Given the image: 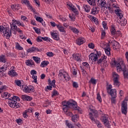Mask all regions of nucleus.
<instances>
[{
	"mask_svg": "<svg viewBox=\"0 0 128 128\" xmlns=\"http://www.w3.org/2000/svg\"><path fill=\"white\" fill-rule=\"evenodd\" d=\"M62 110L64 112H68V110L70 108H73L75 110H77L78 114H82V110L79 106H78L76 102L73 100H70L69 101H64L62 102Z\"/></svg>",
	"mask_w": 128,
	"mask_h": 128,
	"instance_id": "nucleus-1",
	"label": "nucleus"
},
{
	"mask_svg": "<svg viewBox=\"0 0 128 128\" xmlns=\"http://www.w3.org/2000/svg\"><path fill=\"white\" fill-rule=\"evenodd\" d=\"M113 64L115 66L118 72H123L124 78H126L128 77V70L126 68V64L124 62V60L119 58L118 61L114 60Z\"/></svg>",
	"mask_w": 128,
	"mask_h": 128,
	"instance_id": "nucleus-2",
	"label": "nucleus"
},
{
	"mask_svg": "<svg viewBox=\"0 0 128 128\" xmlns=\"http://www.w3.org/2000/svg\"><path fill=\"white\" fill-rule=\"evenodd\" d=\"M20 98L18 96H14L12 98H10L8 101L9 106L12 108H20V104L16 102L20 101Z\"/></svg>",
	"mask_w": 128,
	"mask_h": 128,
	"instance_id": "nucleus-3",
	"label": "nucleus"
},
{
	"mask_svg": "<svg viewBox=\"0 0 128 128\" xmlns=\"http://www.w3.org/2000/svg\"><path fill=\"white\" fill-rule=\"evenodd\" d=\"M58 78L60 80H65L67 82H68V80H70V78L68 72H66L64 70H59Z\"/></svg>",
	"mask_w": 128,
	"mask_h": 128,
	"instance_id": "nucleus-4",
	"label": "nucleus"
},
{
	"mask_svg": "<svg viewBox=\"0 0 128 128\" xmlns=\"http://www.w3.org/2000/svg\"><path fill=\"white\" fill-rule=\"evenodd\" d=\"M128 97L125 98L121 104V112L123 114L126 115L128 114Z\"/></svg>",
	"mask_w": 128,
	"mask_h": 128,
	"instance_id": "nucleus-5",
	"label": "nucleus"
},
{
	"mask_svg": "<svg viewBox=\"0 0 128 128\" xmlns=\"http://www.w3.org/2000/svg\"><path fill=\"white\" fill-rule=\"evenodd\" d=\"M112 78L114 86L118 88L120 85V75L116 72H113L112 74Z\"/></svg>",
	"mask_w": 128,
	"mask_h": 128,
	"instance_id": "nucleus-6",
	"label": "nucleus"
},
{
	"mask_svg": "<svg viewBox=\"0 0 128 128\" xmlns=\"http://www.w3.org/2000/svg\"><path fill=\"white\" fill-rule=\"evenodd\" d=\"M89 110L91 112H89V118H90L92 122H96V119L94 118H98V111H96V110L92 109L90 108H89Z\"/></svg>",
	"mask_w": 128,
	"mask_h": 128,
	"instance_id": "nucleus-7",
	"label": "nucleus"
},
{
	"mask_svg": "<svg viewBox=\"0 0 128 128\" xmlns=\"http://www.w3.org/2000/svg\"><path fill=\"white\" fill-rule=\"evenodd\" d=\"M100 120L106 128H110V120H108V114L102 115Z\"/></svg>",
	"mask_w": 128,
	"mask_h": 128,
	"instance_id": "nucleus-8",
	"label": "nucleus"
},
{
	"mask_svg": "<svg viewBox=\"0 0 128 128\" xmlns=\"http://www.w3.org/2000/svg\"><path fill=\"white\" fill-rule=\"evenodd\" d=\"M100 56V52H97L96 54L92 52L89 54V59L92 62H98V60Z\"/></svg>",
	"mask_w": 128,
	"mask_h": 128,
	"instance_id": "nucleus-9",
	"label": "nucleus"
},
{
	"mask_svg": "<svg viewBox=\"0 0 128 128\" xmlns=\"http://www.w3.org/2000/svg\"><path fill=\"white\" fill-rule=\"evenodd\" d=\"M21 2L22 4H25V6H26L28 10H30L32 12H34V14H38V13L36 12V9L32 8L28 0H21Z\"/></svg>",
	"mask_w": 128,
	"mask_h": 128,
	"instance_id": "nucleus-10",
	"label": "nucleus"
},
{
	"mask_svg": "<svg viewBox=\"0 0 128 128\" xmlns=\"http://www.w3.org/2000/svg\"><path fill=\"white\" fill-rule=\"evenodd\" d=\"M67 8L70 10H72V12H73L74 14H78V10L70 2H67Z\"/></svg>",
	"mask_w": 128,
	"mask_h": 128,
	"instance_id": "nucleus-11",
	"label": "nucleus"
},
{
	"mask_svg": "<svg viewBox=\"0 0 128 128\" xmlns=\"http://www.w3.org/2000/svg\"><path fill=\"white\" fill-rule=\"evenodd\" d=\"M21 90H22L26 94H30V92H34V86H22L21 87Z\"/></svg>",
	"mask_w": 128,
	"mask_h": 128,
	"instance_id": "nucleus-12",
	"label": "nucleus"
},
{
	"mask_svg": "<svg viewBox=\"0 0 128 128\" xmlns=\"http://www.w3.org/2000/svg\"><path fill=\"white\" fill-rule=\"evenodd\" d=\"M108 43L110 46H112L114 50H118L120 48V44L116 40H110Z\"/></svg>",
	"mask_w": 128,
	"mask_h": 128,
	"instance_id": "nucleus-13",
	"label": "nucleus"
},
{
	"mask_svg": "<svg viewBox=\"0 0 128 128\" xmlns=\"http://www.w3.org/2000/svg\"><path fill=\"white\" fill-rule=\"evenodd\" d=\"M95 2L100 8H106V0H95Z\"/></svg>",
	"mask_w": 128,
	"mask_h": 128,
	"instance_id": "nucleus-14",
	"label": "nucleus"
},
{
	"mask_svg": "<svg viewBox=\"0 0 128 128\" xmlns=\"http://www.w3.org/2000/svg\"><path fill=\"white\" fill-rule=\"evenodd\" d=\"M30 74L32 76V78L34 80V82H35V84H38V81L36 80H38V76H36L38 72H36V71L35 70H33L30 71Z\"/></svg>",
	"mask_w": 128,
	"mask_h": 128,
	"instance_id": "nucleus-15",
	"label": "nucleus"
},
{
	"mask_svg": "<svg viewBox=\"0 0 128 128\" xmlns=\"http://www.w3.org/2000/svg\"><path fill=\"white\" fill-rule=\"evenodd\" d=\"M10 24H12L13 26H16V24H17L18 26H22V28H24L25 26L24 24V22H20V20H17L14 19L12 20V23H10Z\"/></svg>",
	"mask_w": 128,
	"mask_h": 128,
	"instance_id": "nucleus-16",
	"label": "nucleus"
},
{
	"mask_svg": "<svg viewBox=\"0 0 128 128\" xmlns=\"http://www.w3.org/2000/svg\"><path fill=\"white\" fill-rule=\"evenodd\" d=\"M4 36H6V38H10L12 36V30H10L8 28H6L5 31L4 32Z\"/></svg>",
	"mask_w": 128,
	"mask_h": 128,
	"instance_id": "nucleus-17",
	"label": "nucleus"
},
{
	"mask_svg": "<svg viewBox=\"0 0 128 128\" xmlns=\"http://www.w3.org/2000/svg\"><path fill=\"white\" fill-rule=\"evenodd\" d=\"M38 48L32 46L26 50L27 54H32V52H38Z\"/></svg>",
	"mask_w": 128,
	"mask_h": 128,
	"instance_id": "nucleus-18",
	"label": "nucleus"
},
{
	"mask_svg": "<svg viewBox=\"0 0 128 128\" xmlns=\"http://www.w3.org/2000/svg\"><path fill=\"white\" fill-rule=\"evenodd\" d=\"M104 49L106 54L110 56V44H105Z\"/></svg>",
	"mask_w": 128,
	"mask_h": 128,
	"instance_id": "nucleus-19",
	"label": "nucleus"
},
{
	"mask_svg": "<svg viewBox=\"0 0 128 128\" xmlns=\"http://www.w3.org/2000/svg\"><path fill=\"white\" fill-rule=\"evenodd\" d=\"M114 12L116 14V16L120 18H122V16H124V14H122V11L120 9V7L114 10Z\"/></svg>",
	"mask_w": 128,
	"mask_h": 128,
	"instance_id": "nucleus-20",
	"label": "nucleus"
},
{
	"mask_svg": "<svg viewBox=\"0 0 128 128\" xmlns=\"http://www.w3.org/2000/svg\"><path fill=\"white\" fill-rule=\"evenodd\" d=\"M8 74L12 78H14V76H18V73L14 70L11 68L8 72Z\"/></svg>",
	"mask_w": 128,
	"mask_h": 128,
	"instance_id": "nucleus-21",
	"label": "nucleus"
},
{
	"mask_svg": "<svg viewBox=\"0 0 128 128\" xmlns=\"http://www.w3.org/2000/svg\"><path fill=\"white\" fill-rule=\"evenodd\" d=\"M84 42H86V40L84 38L82 37L79 38L76 40V44H78V46H81V44H84Z\"/></svg>",
	"mask_w": 128,
	"mask_h": 128,
	"instance_id": "nucleus-22",
	"label": "nucleus"
},
{
	"mask_svg": "<svg viewBox=\"0 0 128 128\" xmlns=\"http://www.w3.org/2000/svg\"><path fill=\"white\" fill-rule=\"evenodd\" d=\"M50 34L54 40H60V37L58 36V33L51 32Z\"/></svg>",
	"mask_w": 128,
	"mask_h": 128,
	"instance_id": "nucleus-23",
	"label": "nucleus"
},
{
	"mask_svg": "<svg viewBox=\"0 0 128 128\" xmlns=\"http://www.w3.org/2000/svg\"><path fill=\"white\" fill-rule=\"evenodd\" d=\"M120 18V24L122 26H126L128 22L126 19L124 18V16H122V18Z\"/></svg>",
	"mask_w": 128,
	"mask_h": 128,
	"instance_id": "nucleus-24",
	"label": "nucleus"
},
{
	"mask_svg": "<svg viewBox=\"0 0 128 128\" xmlns=\"http://www.w3.org/2000/svg\"><path fill=\"white\" fill-rule=\"evenodd\" d=\"M57 28L60 32H66V28H64L60 23H58L57 25Z\"/></svg>",
	"mask_w": 128,
	"mask_h": 128,
	"instance_id": "nucleus-25",
	"label": "nucleus"
},
{
	"mask_svg": "<svg viewBox=\"0 0 128 128\" xmlns=\"http://www.w3.org/2000/svg\"><path fill=\"white\" fill-rule=\"evenodd\" d=\"M108 92L112 98H116V89H111Z\"/></svg>",
	"mask_w": 128,
	"mask_h": 128,
	"instance_id": "nucleus-26",
	"label": "nucleus"
},
{
	"mask_svg": "<svg viewBox=\"0 0 128 128\" xmlns=\"http://www.w3.org/2000/svg\"><path fill=\"white\" fill-rule=\"evenodd\" d=\"M21 98L23 100H26L28 102H30L32 100V98L30 97V96H28L26 95H22L21 96Z\"/></svg>",
	"mask_w": 128,
	"mask_h": 128,
	"instance_id": "nucleus-27",
	"label": "nucleus"
},
{
	"mask_svg": "<svg viewBox=\"0 0 128 128\" xmlns=\"http://www.w3.org/2000/svg\"><path fill=\"white\" fill-rule=\"evenodd\" d=\"M25 64L28 66H32L34 64V62L32 60H27L25 61Z\"/></svg>",
	"mask_w": 128,
	"mask_h": 128,
	"instance_id": "nucleus-28",
	"label": "nucleus"
},
{
	"mask_svg": "<svg viewBox=\"0 0 128 128\" xmlns=\"http://www.w3.org/2000/svg\"><path fill=\"white\" fill-rule=\"evenodd\" d=\"M69 30H72L74 34H80V31L78 30V28L70 26Z\"/></svg>",
	"mask_w": 128,
	"mask_h": 128,
	"instance_id": "nucleus-29",
	"label": "nucleus"
},
{
	"mask_svg": "<svg viewBox=\"0 0 128 128\" xmlns=\"http://www.w3.org/2000/svg\"><path fill=\"white\" fill-rule=\"evenodd\" d=\"M91 14H93L94 16H96L98 14V10L96 7H93L91 10Z\"/></svg>",
	"mask_w": 128,
	"mask_h": 128,
	"instance_id": "nucleus-30",
	"label": "nucleus"
},
{
	"mask_svg": "<svg viewBox=\"0 0 128 128\" xmlns=\"http://www.w3.org/2000/svg\"><path fill=\"white\" fill-rule=\"evenodd\" d=\"M1 96L2 98H5V100H8V98L10 96V94L8 92H5L2 93Z\"/></svg>",
	"mask_w": 128,
	"mask_h": 128,
	"instance_id": "nucleus-31",
	"label": "nucleus"
},
{
	"mask_svg": "<svg viewBox=\"0 0 128 128\" xmlns=\"http://www.w3.org/2000/svg\"><path fill=\"white\" fill-rule=\"evenodd\" d=\"M11 8L14 10H18L20 8V6L18 4H12L11 5Z\"/></svg>",
	"mask_w": 128,
	"mask_h": 128,
	"instance_id": "nucleus-32",
	"label": "nucleus"
},
{
	"mask_svg": "<svg viewBox=\"0 0 128 128\" xmlns=\"http://www.w3.org/2000/svg\"><path fill=\"white\" fill-rule=\"evenodd\" d=\"M90 20L93 22L95 24H98V19L95 17L94 16H90Z\"/></svg>",
	"mask_w": 128,
	"mask_h": 128,
	"instance_id": "nucleus-33",
	"label": "nucleus"
},
{
	"mask_svg": "<svg viewBox=\"0 0 128 128\" xmlns=\"http://www.w3.org/2000/svg\"><path fill=\"white\" fill-rule=\"evenodd\" d=\"M10 28L12 30H14V34H16V31L18 30V26L16 25H12L10 24Z\"/></svg>",
	"mask_w": 128,
	"mask_h": 128,
	"instance_id": "nucleus-34",
	"label": "nucleus"
},
{
	"mask_svg": "<svg viewBox=\"0 0 128 128\" xmlns=\"http://www.w3.org/2000/svg\"><path fill=\"white\" fill-rule=\"evenodd\" d=\"M34 18L38 22H40L44 26V19L40 16H37L36 15H34Z\"/></svg>",
	"mask_w": 128,
	"mask_h": 128,
	"instance_id": "nucleus-35",
	"label": "nucleus"
},
{
	"mask_svg": "<svg viewBox=\"0 0 128 128\" xmlns=\"http://www.w3.org/2000/svg\"><path fill=\"white\" fill-rule=\"evenodd\" d=\"M106 60V56H104V57H101L97 62V64H100L102 66V64H104V60Z\"/></svg>",
	"mask_w": 128,
	"mask_h": 128,
	"instance_id": "nucleus-36",
	"label": "nucleus"
},
{
	"mask_svg": "<svg viewBox=\"0 0 128 128\" xmlns=\"http://www.w3.org/2000/svg\"><path fill=\"white\" fill-rule=\"evenodd\" d=\"M66 128H76V126H74L71 123L68 122V120H66Z\"/></svg>",
	"mask_w": 128,
	"mask_h": 128,
	"instance_id": "nucleus-37",
	"label": "nucleus"
},
{
	"mask_svg": "<svg viewBox=\"0 0 128 128\" xmlns=\"http://www.w3.org/2000/svg\"><path fill=\"white\" fill-rule=\"evenodd\" d=\"M73 58L75 60H77V62H80V54H73L72 55Z\"/></svg>",
	"mask_w": 128,
	"mask_h": 128,
	"instance_id": "nucleus-38",
	"label": "nucleus"
},
{
	"mask_svg": "<svg viewBox=\"0 0 128 128\" xmlns=\"http://www.w3.org/2000/svg\"><path fill=\"white\" fill-rule=\"evenodd\" d=\"M32 58L34 60L37 64H40V58L38 57V56H32Z\"/></svg>",
	"mask_w": 128,
	"mask_h": 128,
	"instance_id": "nucleus-39",
	"label": "nucleus"
},
{
	"mask_svg": "<svg viewBox=\"0 0 128 128\" xmlns=\"http://www.w3.org/2000/svg\"><path fill=\"white\" fill-rule=\"evenodd\" d=\"M15 48L18 50H23L24 48L22 47L20 45L18 42L15 43Z\"/></svg>",
	"mask_w": 128,
	"mask_h": 128,
	"instance_id": "nucleus-40",
	"label": "nucleus"
},
{
	"mask_svg": "<svg viewBox=\"0 0 128 128\" xmlns=\"http://www.w3.org/2000/svg\"><path fill=\"white\" fill-rule=\"evenodd\" d=\"M110 6H112L113 8H115L116 10V8H118V3L116 2H110Z\"/></svg>",
	"mask_w": 128,
	"mask_h": 128,
	"instance_id": "nucleus-41",
	"label": "nucleus"
},
{
	"mask_svg": "<svg viewBox=\"0 0 128 128\" xmlns=\"http://www.w3.org/2000/svg\"><path fill=\"white\" fill-rule=\"evenodd\" d=\"M6 56L4 55L0 56V62H4V64L6 63Z\"/></svg>",
	"mask_w": 128,
	"mask_h": 128,
	"instance_id": "nucleus-42",
	"label": "nucleus"
},
{
	"mask_svg": "<svg viewBox=\"0 0 128 128\" xmlns=\"http://www.w3.org/2000/svg\"><path fill=\"white\" fill-rule=\"evenodd\" d=\"M48 64H50L48 61H42L41 62L40 66L41 68H44V66H46Z\"/></svg>",
	"mask_w": 128,
	"mask_h": 128,
	"instance_id": "nucleus-43",
	"label": "nucleus"
},
{
	"mask_svg": "<svg viewBox=\"0 0 128 128\" xmlns=\"http://www.w3.org/2000/svg\"><path fill=\"white\" fill-rule=\"evenodd\" d=\"M84 10L86 12H90V6L88 5H85L84 6Z\"/></svg>",
	"mask_w": 128,
	"mask_h": 128,
	"instance_id": "nucleus-44",
	"label": "nucleus"
},
{
	"mask_svg": "<svg viewBox=\"0 0 128 128\" xmlns=\"http://www.w3.org/2000/svg\"><path fill=\"white\" fill-rule=\"evenodd\" d=\"M78 118H79V116L78 114H75L73 116L72 118V122H76V120H78Z\"/></svg>",
	"mask_w": 128,
	"mask_h": 128,
	"instance_id": "nucleus-45",
	"label": "nucleus"
},
{
	"mask_svg": "<svg viewBox=\"0 0 128 128\" xmlns=\"http://www.w3.org/2000/svg\"><path fill=\"white\" fill-rule=\"evenodd\" d=\"M102 26L104 28V30H108V24L106 23V22L103 21L102 22Z\"/></svg>",
	"mask_w": 128,
	"mask_h": 128,
	"instance_id": "nucleus-46",
	"label": "nucleus"
},
{
	"mask_svg": "<svg viewBox=\"0 0 128 128\" xmlns=\"http://www.w3.org/2000/svg\"><path fill=\"white\" fill-rule=\"evenodd\" d=\"M58 94H60L56 90H54L52 92V96L54 98V96H58Z\"/></svg>",
	"mask_w": 128,
	"mask_h": 128,
	"instance_id": "nucleus-47",
	"label": "nucleus"
},
{
	"mask_svg": "<svg viewBox=\"0 0 128 128\" xmlns=\"http://www.w3.org/2000/svg\"><path fill=\"white\" fill-rule=\"evenodd\" d=\"M14 82L18 86L22 88V81L20 80H15Z\"/></svg>",
	"mask_w": 128,
	"mask_h": 128,
	"instance_id": "nucleus-48",
	"label": "nucleus"
},
{
	"mask_svg": "<svg viewBox=\"0 0 128 128\" xmlns=\"http://www.w3.org/2000/svg\"><path fill=\"white\" fill-rule=\"evenodd\" d=\"M68 16L72 22H74V20H76V16H74V14H69Z\"/></svg>",
	"mask_w": 128,
	"mask_h": 128,
	"instance_id": "nucleus-49",
	"label": "nucleus"
},
{
	"mask_svg": "<svg viewBox=\"0 0 128 128\" xmlns=\"http://www.w3.org/2000/svg\"><path fill=\"white\" fill-rule=\"evenodd\" d=\"M88 0V4H90V6H94V4H96V0Z\"/></svg>",
	"mask_w": 128,
	"mask_h": 128,
	"instance_id": "nucleus-50",
	"label": "nucleus"
},
{
	"mask_svg": "<svg viewBox=\"0 0 128 128\" xmlns=\"http://www.w3.org/2000/svg\"><path fill=\"white\" fill-rule=\"evenodd\" d=\"M19 56L22 58H26V52H21L19 53Z\"/></svg>",
	"mask_w": 128,
	"mask_h": 128,
	"instance_id": "nucleus-51",
	"label": "nucleus"
},
{
	"mask_svg": "<svg viewBox=\"0 0 128 128\" xmlns=\"http://www.w3.org/2000/svg\"><path fill=\"white\" fill-rule=\"evenodd\" d=\"M82 64L84 66V68H88L90 70V64L86 62H82Z\"/></svg>",
	"mask_w": 128,
	"mask_h": 128,
	"instance_id": "nucleus-52",
	"label": "nucleus"
},
{
	"mask_svg": "<svg viewBox=\"0 0 128 128\" xmlns=\"http://www.w3.org/2000/svg\"><path fill=\"white\" fill-rule=\"evenodd\" d=\"M33 29L34 30V32H36V34H40V29L36 27H34Z\"/></svg>",
	"mask_w": 128,
	"mask_h": 128,
	"instance_id": "nucleus-53",
	"label": "nucleus"
},
{
	"mask_svg": "<svg viewBox=\"0 0 128 128\" xmlns=\"http://www.w3.org/2000/svg\"><path fill=\"white\" fill-rule=\"evenodd\" d=\"M6 30V28L2 26H0V34H4Z\"/></svg>",
	"mask_w": 128,
	"mask_h": 128,
	"instance_id": "nucleus-54",
	"label": "nucleus"
},
{
	"mask_svg": "<svg viewBox=\"0 0 128 128\" xmlns=\"http://www.w3.org/2000/svg\"><path fill=\"white\" fill-rule=\"evenodd\" d=\"M22 116L24 118H28V110H26L24 112H23Z\"/></svg>",
	"mask_w": 128,
	"mask_h": 128,
	"instance_id": "nucleus-55",
	"label": "nucleus"
},
{
	"mask_svg": "<svg viewBox=\"0 0 128 128\" xmlns=\"http://www.w3.org/2000/svg\"><path fill=\"white\" fill-rule=\"evenodd\" d=\"M46 56L49 58H52L54 56V53L52 52H48L46 53Z\"/></svg>",
	"mask_w": 128,
	"mask_h": 128,
	"instance_id": "nucleus-56",
	"label": "nucleus"
},
{
	"mask_svg": "<svg viewBox=\"0 0 128 128\" xmlns=\"http://www.w3.org/2000/svg\"><path fill=\"white\" fill-rule=\"evenodd\" d=\"M106 32L104 30L102 31V34H101V40H103V38H104L106 37Z\"/></svg>",
	"mask_w": 128,
	"mask_h": 128,
	"instance_id": "nucleus-57",
	"label": "nucleus"
},
{
	"mask_svg": "<svg viewBox=\"0 0 128 128\" xmlns=\"http://www.w3.org/2000/svg\"><path fill=\"white\" fill-rule=\"evenodd\" d=\"M107 8L108 9V12H109L110 13V14H113L114 13V8H112H112H110V6H108V8Z\"/></svg>",
	"mask_w": 128,
	"mask_h": 128,
	"instance_id": "nucleus-58",
	"label": "nucleus"
},
{
	"mask_svg": "<svg viewBox=\"0 0 128 128\" xmlns=\"http://www.w3.org/2000/svg\"><path fill=\"white\" fill-rule=\"evenodd\" d=\"M36 40H37L38 42H42V37L40 36H38L36 38Z\"/></svg>",
	"mask_w": 128,
	"mask_h": 128,
	"instance_id": "nucleus-59",
	"label": "nucleus"
},
{
	"mask_svg": "<svg viewBox=\"0 0 128 128\" xmlns=\"http://www.w3.org/2000/svg\"><path fill=\"white\" fill-rule=\"evenodd\" d=\"M111 34L113 36H114L116 34V29L114 28V27H112Z\"/></svg>",
	"mask_w": 128,
	"mask_h": 128,
	"instance_id": "nucleus-60",
	"label": "nucleus"
},
{
	"mask_svg": "<svg viewBox=\"0 0 128 128\" xmlns=\"http://www.w3.org/2000/svg\"><path fill=\"white\" fill-rule=\"evenodd\" d=\"M96 98L98 100V102H102V97H100V94H97V97Z\"/></svg>",
	"mask_w": 128,
	"mask_h": 128,
	"instance_id": "nucleus-61",
	"label": "nucleus"
},
{
	"mask_svg": "<svg viewBox=\"0 0 128 128\" xmlns=\"http://www.w3.org/2000/svg\"><path fill=\"white\" fill-rule=\"evenodd\" d=\"M88 46L90 48L94 49V43H90L88 44Z\"/></svg>",
	"mask_w": 128,
	"mask_h": 128,
	"instance_id": "nucleus-62",
	"label": "nucleus"
},
{
	"mask_svg": "<svg viewBox=\"0 0 128 128\" xmlns=\"http://www.w3.org/2000/svg\"><path fill=\"white\" fill-rule=\"evenodd\" d=\"M50 24L52 26L53 28H54L56 26V28L58 27V24H56V22H50Z\"/></svg>",
	"mask_w": 128,
	"mask_h": 128,
	"instance_id": "nucleus-63",
	"label": "nucleus"
},
{
	"mask_svg": "<svg viewBox=\"0 0 128 128\" xmlns=\"http://www.w3.org/2000/svg\"><path fill=\"white\" fill-rule=\"evenodd\" d=\"M51 86H53V88H56V80H54L50 84Z\"/></svg>",
	"mask_w": 128,
	"mask_h": 128,
	"instance_id": "nucleus-64",
	"label": "nucleus"
}]
</instances>
